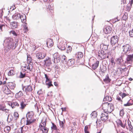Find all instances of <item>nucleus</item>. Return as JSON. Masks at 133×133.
I'll use <instances>...</instances> for the list:
<instances>
[{
    "instance_id": "1",
    "label": "nucleus",
    "mask_w": 133,
    "mask_h": 133,
    "mask_svg": "<svg viewBox=\"0 0 133 133\" xmlns=\"http://www.w3.org/2000/svg\"><path fill=\"white\" fill-rule=\"evenodd\" d=\"M5 41L8 43L7 47L8 50L11 49L12 50H14L18 45V40H14L11 38H7L5 40Z\"/></svg>"
},
{
    "instance_id": "2",
    "label": "nucleus",
    "mask_w": 133,
    "mask_h": 133,
    "mask_svg": "<svg viewBox=\"0 0 133 133\" xmlns=\"http://www.w3.org/2000/svg\"><path fill=\"white\" fill-rule=\"evenodd\" d=\"M102 107L104 111L108 113H110L112 112L114 108L113 104L107 102H105L102 104Z\"/></svg>"
},
{
    "instance_id": "3",
    "label": "nucleus",
    "mask_w": 133,
    "mask_h": 133,
    "mask_svg": "<svg viewBox=\"0 0 133 133\" xmlns=\"http://www.w3.org/2000/svg\"><path fill=\"white\" fill-rule=\"evenodd\" d=\"M122 49L124 54H128L131 51V47L129 44H127L123 46Z\"/></svg>"
},
{
    "instance_id": "4",
    "label": "nucleus",
    "mask_w": 133,
    "mask_h": 133,
    "mask_svg": "<svg viewBox=\"0 0 133 133\" xmlns=\"http://www.w3.org/2000/svg\"><path fill=\"white\" fill-rule=\"evenodd\" d=\"M119 37L117 36H113L110 38V43L112 46L118 44Z\"/></svg>"
},
{
    "instance_id": "5",
    "label": "nucleus",
    "mask_w": 133,
    "mask_h": 133,
    "mask_svg": "<svg viewBox=\"0 0 133 133\" xmlns=\"http://www.w3.org/2000/svg\"><path fill=\"white\" fill-rule=\"evenodd\" d=\"M98 56L100 59H103L106 57V53L103 50H99L98 52Z\"/></svg>"
},
{
    "instance_id": "6",
    "label": "nucleus",
    "mask_w": 133,
    "mask_h": 133,
    "mask_svg": "<svg viewBox=\"0 0 133 133\" xmlns=\"http://www.w3.org/2000/svg\"><path fill=\"white\" fill-rule=\"evenodd\" d=\"M108 113L104 111L101 115V119L102 121L105 122L108 119Z\"/></svg>"
},
{
    "instance_id": "7",
    "label": "nucleus",
    "mask_w": 133,
    "mask_h": 133,
    "mask_svg": "<svg viewBox=\"0 0 133 133\" xmlns=\"http://www.w3.org/2000/svg\"><path fill=\"white\" fill-rule=\"evenodd\" d=\"M126 122V121H123V122H122L119 119H117L116 121L118 126H121L123 128H125Z\"/></svg>"
},
{
    "instance_id": "8",
    "label": "nucleus",
    "mask_w": 133,
    "mask_h": 133,
    "mask_svg": "<svg viewBox=\"0 0 133 133\" xmlns=\"http://www.w3.org/2000/svg\"><path fill=\"white\" fill-rule=\"evenodd\" d=\"M133 59V54L132 55H128L126 58L125 63H128L131 64L132 63Z\"/></svg>"
},
{
    "instance_id": "9",
    "label": "nucleus",
    "mask_w": 133,
    "mask_h": 133,
    "mask_svg": "<svg viewBox=\"0 0 133 133\" xmlns=\"http://www.w3.org/2000/svg\"><path fill=\"white\" fill-rule=\"evenodd\" d=\"M46 56V54L44 53H39L36 55V57L38 59L40 60L44 58Z\"/></svg>"
},
{
    "instance_id": "10",
    "label": "nucleus",
    "mask_w": 133,
    "mask_h": 133,
    "mask_svg": "<svg viewBox=\"0 0 133 133\" xmlns=\"http://www.w3.org/2000/svg\"><path fill=\"white\" fill-rule=\"evenodd\" d=\"M23 89L26 93L30 92L32 90V88L31 85H26L23 87Z\"/></svg>"
},
{
    "instance_id": "11",
    "label": "nucleus",
    "mask_w": 133,
    "mask_h": 133,
    "mask_svg": "<svg viewBox=\"0 0 133 133\" xmlns=\"http://www.w3.org/2000/svg\"><path fill=\"white\" fill-rule=\"evenodd\" d=\"M3 90L4 93L6 94H11L12 92L7 86L4 85L3 87Z\"/></svg>"
},
{
    "instance_id": "12",
    "label": "nucleus",
    "mask_w": 133,
    "mask_h": 133,
    "mask_svg": "<svg viewBox=\"0 0 133 133\" xmlns=\"http://www.w3.org/2000/svg\"><path fill=\"white\" fill-rule=\"evenodd\" d=\"M27 104L25 102V100L21 101H20V107L19 108L21 110H23L26 107Z\"/></svg>"
},
{
    "instance_id": "13",
    "label": "nucleus",
    "mask_w": 133,
    "mask_h": 133,
    "mask_svg": "<svg viewBox=\"0 0 133 133\" xmlns=\"http://www.w3.org/2000/svg\"><path fill=\"white\" fill-rule=\"evenodd\" d=\"M44 62V65L50 66L52 64V63L51 62V60L50 58L48 57L46 58V60L43 61Z\"/></svg>"
},
{
    "instance_id": "14",
    "label": "nucleus",
    "mask_w": 133,
    "mask_h": 133,
    "mask_svg": "<svg viewBox=\"0 0 133 133\" xmlns=\"http://www.w3.org/2000/svg\"><path fill=\"white\" fill-rule=\"evenodd\" d=\"M54 61H56L57 62L60 61V56L57 52L55 53L53 55Z\"/></svg>"
},
{
    "instance_id": "15",
    "label": "nucleus",
    "mask_w": 133,
    "mask_h": 133,
    "mask_svg": "<svg viewBox=\"0 0 133 133\" xmlns=\"http://www.w3.org/2000/svg\"><path fill=\"white\" fill-rule=\"evenodd\" d=\"M112 29L109 26H107L104 28L103 31L105 34H107L110 33Z\"/></svg>"
},
{
    "instance_id": "16",
    "label": "nucleus",
    "mask_w": 133,
    "mask_h": 133,
    "mask_svg": "<svg viewBox=\"0 0 133 133\" xmlns=\"http://www.w3.org/2000/svg\"><path fill=\"white\" fill-rule=\"evenodd\" d=\"M7 86L11 89H14L15 87V84L13 82H9L7 84Z\"/></svg>"
},
{
    "instance_id": "17",
    "label": "nucleus",
    "mask_w": 133,
    "mask_h": 133,
    "mask_svg": "<svg viewBox=\"0 0 133 133\" xmlns=\"http://www.w3.org/2000/svg\"><path fill=\"white\" fill-rule=\"evenodd\" d=\"M35 120H36L35 119L27 118V119L26 121V125H30L33 123Z\"/></svg>"
},
{
    "instance_id": "18",
    "label": "nucleus",
    "mask_w": 133,
    "mask_h": 133,
    "mask_svg": "<svg viewBox=\"0 0 133 133\" xmlns=\"http://www.w3.org/2000/svg\"><path fill=\"white\" fill-rule=\"evenodd\" d=\"M59 122L61 128L62 129L61 130L64 131L65 127L64 124L65 123V121L63 120V121H59Z\"/></svg>"
},
{
    "instance_id": "19",
    "label": "nucleus",
    "mask_w": 133,
    "mask_h": 133,
    "mask_svg": "<svg viewBox=\"0 0 133 133\" xmlns=\"http://www.w3.org/2000/svg\"><path fill=\"white\" fill-rule=\"evenodd\" d=\"M9 105L11 106L12 108H15L16 106L18 107L19 105L17 102H13L12 103H9Z\"/></svg>"
},
{
    "instance_id": "20",
    "label": "nucleus",
    "mask_w": 133,
    "mask_h": 133,
    "mask_svg": "<svg viewBox=\"0 0 133 133\" xmlns=\"http://www.w3.org/2000/svg\"><path fill=\"white\" fill-rule=\"evenodd\" d=\"M34 115V113L32 111L28 112L26 114V117L27 119H32L33 116Z\"/></svg>"
},
{
    "instance_id": "21",
    "label": "nucleus",
    "mask_w": 133,
    "mask_h": 133,
    "mask_svg": "<svg viewBox=\"0 0 133 133\" xmlns=\"http://www.w3.org/2000/svg\"><path fill=\"white\" fill-rule=\"evenodd\" d=\"M99 62L98 61H96V62L93 64L92 65V67L93 70L96 69L98 66Z\"/></svg>"
},
{
    "instance_id": "22",
    "label": "nucleus",
    "mask_w": 133,
    "mask_h": 133,
    "mask_svg": "<svg viewBox=\"0 0 133 133\" xmlns=\"http://www.w3.org/2000/svg\"><path fill=\"white\" fill-rule=\"evenodd\" d=\"M83 56V53L81 52H78L75 55L76 57L78 59L82 58Z\"/></svg>"
},
{
    "instance_id": "23",
    "label": "nucleus",
    "mask_w": 133,
    "mask_h": 133,
    "mask_svg": "<svg viewBox=\"0 0 133 133\" xmlns=\"http://www.w3.org/2000/svg\"><path fill=\"white\" fill-rule=\"evenodd\" d=\"M46 120L44 121L43 120H42L41 122L39 125V128L42 129L43 127H46Z\"/></svg>"
},
{
    "instance_id": "24",
    "label": "nucleus",
    "mask_w": 133,
    "mask_h": 133,
    "mask_svg": "<svg viewBox=\"0 0 133 133\" xmlns=\"http://www.w3.org/2000/svg\"><path fill=\"white\" fill-rule=\"evenodd\" d=\"M21 15L19 14L16 13L12 16V18L15 20L18 19L20 18Z\"/></svg>"
},
{
    "instance_id": "25",
    "label": "nucleus",
    "mask_w": 133,
    "mask_h": 133,
    "mask_svg": "<svg viewBox=\"0 0 133 133\" xmlns=\"http://www.w3.org/2000/svg\"><path fill=\"white\" fill-rule=\"evenodd\" d=\"M10 25L11 28L13 29L16 28L18 25V23L15 21L11 22Z\"/></svg>"
},
{
    "instance_id": "26",
    "label": "nucleus",
    "mask_w": 133,
    "mask_h": 133,
    "mask_svg": "<svg viewBox=\"0 0 133 133\" xmlns=\"http://www.w3.org/2000/svg\"><path fill=\"white\" fill-rule=\"evenodd\" d=\"M117 62L118 64L119 65H123L124 62L122 57H120L117 59Z\"/></svg>"
},
{
    "instance_id": "27",
    "label": "nucleus",
    "mask_w": 133,
    "mask_h": 133,
    "mask_svg": "<svg viewBox=\"0 0 133 133\" xmlns=\"http://www.w3.org/2000/svg\"><path fill=\"white\" fill-rule=\"evenodd\" d=\"M75 60L74 59H69L67 62V65L69 66H71L74 64Z\"/></svg>"
},
{
    "instance_id": "28",
    "label": "nucleus",
    "mask_w": 133,
    "mask_h": 133,
    "mask_svg": "<svg viewBox=\"0 0 133 133\" xmlns=\"http://www.w3.org/2000/svg\"><path fill=\"white\" fill-rule=\"evenodd\" d=\"M46 44L47 46L49 48L53 46V44L52 40L51 39H49L46 42Z\"/></svg>"
},
{
    "instance_id": "29",
    "label": "nucleus",
    "mask_w": 133,
    "mask_h": 133,
    "mask_svg": "<svg viewBox=\"0 0 133 133\" xmlns=\"http://www.w3.org/2000/svg\"><path fill=\"white\" fill-rule=\"evenodd\" d=\"M40 130L42 131L43 133H48V128L46 127H43L42 129L39 128Z\"/></svg>"
},
{
    "instance_id": "30",
    "label": "nucleus",
    "mask_w": 133,
    "mask_h": 133,
    "mask_svg": "<svg viewBox=\"0 0 133 133\" xmlns=\"http://www.w3.org/2000/svg\"><path fill=\"white\" fill-rule=\"evenodd\" d=\"M103 81L107 83H108L110 82L111 79L109 78L108 74L106 75L105 78L104 79Z\"/></svg>"
},
{
    "instance_id": "31",
    "label": "nucleus",
    "mask_w": 133,
    "mask_h": 133,
    "mask_svg": "<svg viewBox=\"0 0 133 133\" xmlns=\"http://www.w3.org/2000/svg\"><path fill=\"white\" fill-rule=\"evenodd\" d=\"M106 70L107 68L105 66H100L99 71L102 72V73H104Z\"/></svg>"
},
{
    "instance_id": "32",
    "label": "nucleus",
    "mask_w": 133,
    "mask_h": 133,
    "mask_svg": "<svg viewBox=\"0 0 133 133\" xmlns=\"http://www.w3.org/2000/svg\"><path fill=\"white\" fill-rule=\"evenodd\" d=\"M19 19L21 20L22 23H24L26 21V17L25 15L24 14L23 15H21Z\"/></svg>"
},
{
    "instance_id": "33",
    "label": "nucleus",
    "mask_w": 133,
    "mask_h": 133,
    "mask_svg": "<svg viewBox=\"0 0 133 133\" xmlns=\"http://www.w3.org/2000/svg\"><path fill=\"white\" fill-rule=\"evenodd\" d=\"M66 57L64 55L62 56L61 57L60 56V61L61 60L62 62H63V63H66Z\"/></svg>"
},
{
    "instance_id": "34",
    "label": "nucleus",
    "mask_w": 133,
    "mask_h": 133,
    "mask_svg": "<svg viewBox=\"0 0 133 133\" xmlns=\"http://www.w3.org/2000/svg\"><path fill=\"white\" fill-rule=\"evenodd\" d=\"M108 45H105L104 44H102L100 45V47L102 48L103 50H106L108 49Z\"/></svg>"
},
{
    "instance_id": "35",
    "label": "nucleus",
    "mask_w": 133,
    "mask_h": 133,
    "mask_svg": "<svg viewBox=\"0 0 133 133\" xmlns=\"http://www.w3.org/2000/svg\"><path fill=\"white\" fill-rule=\"evenodd\" d=\"M10 130L11 128L9 126H8L4 128V131L6 133H8Z\"/></svg>"
},
{
    "instance_id": "36",
    "label": "nucleus",
    "mask_w": 133,
    "mask_h": 133,
    "mask_svg": "<svg viewBox=\"0 0 133 133\" xmlns=\"http://www.w3.org/2000/svg\"><path fill=\"white\" fill-rule=\"evenodd\" d=\"M28 69L30 71H31L32 69L33 63L31 62H29L28 63Z\"/></svg>"
},
{
    "instance_id": "37",
    "label": "nucleus",
    "mask_w": 133,
    "mask_h": 133,
    "mask_svg": "<svg viewBox=\"0 0 133 133\" xmlns=\"http://www.w3.org/2000/svg\"><path fill=\"white\" fill-rule=\"evenodd\" d=\"M23 95V94L21 91H19V92L17 93L16 95V98H18L21 97Z\"/></svg>"
},
{
    "instance_id": "38",
    "label": "nucleus",
    "mask_w": 133,
    "mask_h": 133,
    "mask_svg": "<svg viewBox=\"0 0 133 133\" xmlns=\"http://www.w3.org/2000/svg\"><path fill=\"white\" fill-rule=\"evenodd\" d=\"M52 125L51 127V130L52 131L54 130H56L57 129V128L56 125L54 123L52 122Z\"/></svg>"
},
{
    "instance_id": "39",
    "label": "nucleus",
    "mask_w": 133,
    "mask_h": 133,
    "mask_svg": "<svg viewBox=\"0 0 133 133\" xmlns=\"http://www.w3.org/2000/svg\"><path fill=\"white\" fill-rule=\"evenodd\" d=\"M15 74V71L13 70H10L8 73V75L9 76H13Z\"/></svg>"
},
{
    "instance_id": "40",
    "label": "nucleus",
    "mask_w": 133,
    "mask_h": 133,
    "mask_svg": "<svg viewBox=\"0 0 133 133\" xmlns=\"http://www.w3.org/2000/svg\"><path fill=\"white\" fill-rule=\"evenodd\" d=\"M97 112L96 111L92 112L91 114V117L92 118H95L97 116Z\"/></svg>"
},
{
    "instance_id": "41",
    "label": "nucleus",
    "mask_w": 133,
    "mask_h": 133,
    "mask_svg": "<svg viewBox=\"0 0 133 133\" xmlns=\"http://www.w3.org/2000/svg\"><path fill=\"white\" fill-rule=\"evenodd\" d=\"M44 68L45 70L47 71H50L51 70V66H48L44 65Z\"/></svg>"
},
{
    "instance_id": "42",
    "label": "nucleus",
    "mask_w": 133,
    "mask_h": 133,
    "mask_svg": "<svg viewBox=\"0 0 133 133\" xmlns=\"http://www.w3.org/2000/svg\"><path fill=\"white\" fill-rule=\"evenodd\" d=\"M21 128L23 133H25V132L27 131L28 129V127L26 126H23L21 127Z\"/></svg>"
},
{
    "instance_id": "43",
    "label": "nucleus",
    "mask_w": 133,
    "mask_h": 133,
    "mask_svg": "<svg viewBox=\"0 0 133 133\" xmlns=\"http://www.w3.org/2000/svg\"><path fill=\"white\" fill-rule=\"evenodd\" d=\"M128 124L129 127V130L130 131H131L132 132H133V127L131 125V122H130L129 123L128 122Z\"/></svg>"
},
{
    "instance_id": "44",
    "label": "nucleus",
    "mask_w": 133,
    "mask_h": 133,
    "mask_svg": "<svg viewBox=\"0 0 133 133\" xmlns=\"http://www.w3.org/2000/svg\"><path fill=\"white\" fill-rule=\"evenodd\" d=\"M9 32L10 34H12L13 36H17V35L15 31L14 30L11 31Z\"/></svg>"
},
{
    "instance_id": "45",
    "label": "nucleus",
    "mask_w": 133,
    "mask_h": 133,
    "mask_svg": "<svg viewBox=\"0 0 133 133\" xmlns=\"http://www.w3.org/2000/svg\"><path fill=\"white\" fill-rule=\"evenodd\" d=\"M28 63L32 61V59L30 55H28L27 56Z\"/></svg>"
},
{
    "instance_id": "46",
    "label": "nucleus",
    "mask_w": 133,
    "mask_h": 133,
    "mask_svg": "<svg viewBox=\"0 0 133 133\" xmlns=\"http://www.w3.org/2000/svg\"><path fill=\"white\" fill-rule=\"evenodd\" d=\"M23 26H24V29L25 31H24L25 32H26L28 30V27L26 26V24L25 23V24H24Z\"/></svg>"
},
{
    "instance_id": "47",
    "label": "nucleus",
    "mask_w": 133,
    "mask_h": 133,
    "mask_svg": "<svg viewBox=\"0 0 133 133\" xmlns=\"http://www.w3.org/2000/svg\"><path fill=\"white\" fill-rule=\"evenodd\" d=\"M130 36L131 37H133V29L129 32Z\"/></svg>"
},
{
    "instance_id": "48",
    "label": "nucleus",
    "mask_w": 133,
    "mask_h": 133,
    "mask_svg": "<svg viewBox=\"0 0 133 133\" xmlns=\"http://www.w3.org/2000/svg\"><path fill=\"white\" fill-rule=\"evenodd\" d=\"M5 28V25L4 24H0V29L2 31H3V29Z\"/></svg>"
},
{
    "instance_id": "49",
    "label": "nucleus",
    "mask_w": 133,
    "mask_h": 133,
    "mask_svg": "<svg viewBox=\"0 0 133 133\" xmlns=\"http://www.w3.org/2000/svg\"><path fill=\"white\" fill-rule=\"evenodd\" d=\"M46 85H48V88H49L51 86H53L52 84L51 83V82H49L48 83H46Z\"/></svg>"
},
{
    "instance_id": "50",
    "label": "nucleus",
    "mask_w": 133,
    "mask_h": 133,
    "mask_svg": "<svg viewBox=\"0 0 133 133\" xmlns=\"http://www.w3.org/2000/svg\"><path fill=\"white\" fill-rule=\"evenodd\" d=\"M25 74H23L22 72H21L20 75V77L21 78H23L25 77Z\"/></svg>"
},
{
    "instance_id": "51",
    "label": "nucleus",
    "mask_w": 133,
    "mask_h": 133,
    "mask_svg": "<svg viewBox=\"0 0 133 133\" xmlns=\"http://www.w3.org/2000/svg\"><path fill=\"white\" fill-rule=\"evenodd\" d=\"M124 114V110L123 109L121 110L120 111L119 115L120 116L122 117Z\"/></svg>"
},
{
    "instance_id": "52",
    "label": "nucleus",
    "mask_w": 133,
    "mask_h": 133,
    "mask_svg": "<svg viewBox=\"0 0 133 133\" xmlns=\"http://www.w3.org/2000/svg\"><path fill=\"white\" fill-rule=\"evenodd\" d=\"M53 96V94L52 91L49 92L48 93L47 95V96H50V97H52Z\"/></svg>"
},
{
    "instance_id": "53",
    "label": "nucleus",
    "mask_w": 133,
    "mask_h": 133,
    "mask_svg": "<svg viewBox=\"0 0 133 133\" xmlns=\"http://www.w3.org/2000/svg\"><path fill=\"white\" fill-rule=\"evenodd\" d=\"M117 45H115L114 46H112V50H115L116 49L117 50Z\"/></svg>"
},
{
    "instance_id": "54",
    "label": "nucleus",
    "mask_w": 133,
    "mask_h": 133,
    "mask_svg": "<svg viewBox=\"0 0 133 133\" xmlns=\"http://www.w3.org/2000/svg\"><path fill=\"white\" fill-rule=\"evenodd\" d=\"M14 117H15L16 119L18 118L19 116L17 112H15L14 114Z\"/></svg>"
},
{
    "instance_id": "55",
    "label": "nucleus",
    "mask_w": 133,
    "mask_h": 133,
    "mask_svg": "<svg viewBox=\"0 0 133 133\" xmlns=\"http://www.w3.org/2000/svg\"><path fill=\"white\" fill-rule=\"evenodd\" d=\"M23 69L24 70H26V69L29 70L28 69V66L27 65L25 64V66H23Z\"/></svg>"
},
{
    "instance_id": "56",
    "label": "nucleus",
    "mask_w": 133,
    "mask_h": 133,
    "mask_svg": "<svg viewBox=\"0 0 133 133\" xmlns=\"http://www.w3.org/2000/svg\"><path fill=\"white\" fill-rule=\"evenodd\" d=\"M45 77L46 78V82H47L49 81L50 80V79L48 78V77L47 74H45Z\"/></svg>"
},
{
    "instance_id": "57",
    "label": "nucleus",
    "mask_w": 133,
    "mask_h": 133,
    "mask_svg": "<svg viewBox=\"0 0 133 133\" xmlns=\"http://www.w3.org/2000/svg\"><path fill=\"white\" fill-rule=\"evenodd\" d=\"M128 102L130 105L133 104V100L132 99H130V100L128 101Z\"/></svg>"
},
{
    "instance_id": "58",
    "label": "nucleus",
    "mask_w": 133,
    "mask_h": 133,
    "mask_svg": "<svg viewBox=\"0 0 133 133\" xmlns=\"http://www.w3.org/2000/svg\"><path fill=\"white\" fill-rule=\"evenodd\" d=\"M109 97V96L107 95L103 99V101H108V98Z\"/></svg>"
},
{
    "instance_id": "59",
    "label": "nucleus",
    "mask_w": 133,
    "mask_h": 133,
    "mask_svg": "<svg viewBox=\"0 0 133 133\" xmlns=\"http://www.w3.org/2000/svg\"><path fill=\"white\" fill-rule=\"evenodd\" d=\"M120 95L121 96L122 98H123L125 97L126 95L125 93H123L122 94V93H120Z\"/></svg>"
},
{
    "instance_id": "60",
    "label": "nucleus",
    "mask_w": 133,
    "mask_h": 133,
    "mask_svg": "<svg viewBox=\"0 0 133 133\" xmlns=\"http://www.w3.org/2000/svg\"><path fill=\"white\" fill-rule=\"evenodd\" d=\"M122 19L124 20H126L127 18V17L126 15H124L122 17Z\"/></svg>"
},
{
    "instance_id": "61",
    "label": "nucleus",
    "mask_w": 133,
    "mask_h": 133,
    "mask_svg": "<svg viewBox=\"0 0 133 133\" xmlns=\"http://www.w3.org/2000/svg\"><path fill=\"white\" fill-rule=\"evenodd\" d=\"M119 19H118L117 18H115L112 20V22L114 23L116 22H117L119 21Z\"/></svg>"
},
{
    "instance_id": "62",
    "label": "nucleus",
    "mask_w": 133,
    "mask_h": 133,
    "mask_svg": "<svg viewBox=\"0 0 133 133\" xmlns=\"http://www.w3.org/2000/svg\"><path fill=\"white\" fill-rule=\"evenodd\" d=\"M129 3L130 4V8H129V9H130V8L132 6V5L133 3V0H131L129 2Z\"/></svg>"
},
{
    "instance_id": "63",
    "label": "nucleus",
    "mask_w": 133,
    "mask_h": 133,
    "mask_svg": "<svg viewBox=\"0 0 133 133\" xmlns=\"http://www.w3.org/2000/svg\"><path fill=\"white\" fill-rule=\"evenodd\" d=\"M18 132L19 133H23L21 127L18 129Z\"/></svg>"
},
{
    "instance_id": "64",
    "label": "nucleus",
    "mask_w": 133,
    "mask_h": 133,
    "mask_svg": "<svg viewBox=\"0 0 133 133\" xmlns=\"http://www.w3.org/2000/svg\"><path fill=\"white\" fill-rule=\"evenodd\" d=\"M4 107H3L2 105H0V110L4 111Z\"/></svg>"
}]
</instances>
